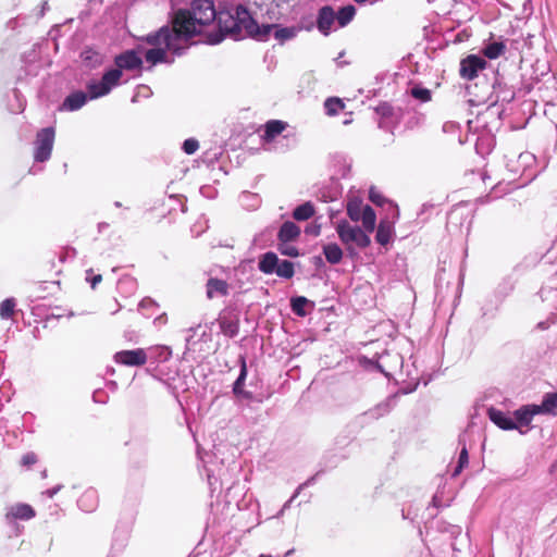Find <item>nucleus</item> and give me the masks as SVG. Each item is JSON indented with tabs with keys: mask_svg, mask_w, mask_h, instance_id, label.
<instances>
[{
	"mask_svg": "<svg viewBox=\"0 0 557 557\" xmlns=\"http://www.w3.org/2000/svg\"><path fill=\"white\" fill-rule=\"evenodd\" d=\"M216 16L213 2L210 0H195L189 10L177 11L172 28L164 26L147 35V42L151 48L146 50V61L151 65L172 62L169 52L181 55L187 48V41L202 34Z\"/></svg>",
	"mask_w": 557,
	"mask_h": 557,
	"instance_id": "obj_1",
	"label": "nucleus"
},
{
	"mask_svg": "<svg viewBox=\"0 0 557 557\" xmlns=\"http://www.w3.org/2000/svg\"><path fill=\"white\" fill-rule=\"evenodd\" d=\"M151 45L147 42V36L143 44H140L137 50H128L115 58L116 69L108 71L102 79L91 81L87 84V90L90 94V98H99L108 95L114 86L119 84L122 76V70H136L143 64L140 53L146 55V50L150 49Z\"/></svg>",
	"mask_w": 557,
	"mask_h": 557,
	"instance_id": "obj_2",
	"label": "nucleus"
},
{
	"mask_svg": "<svg viewBox=\"0 0 557 557\" xmlns=\"http://www.w3.org/2000/svg\"><path fill=\"white\" fill-rule=\"evenodd\" d=\"M232 18L234 20L235 27L244 29L248 35L259 40H265L273 36L278 42L283 44L295 38L301 29L298 26L280 27L276 25H262L260 27L243 5H238L235 9V15H232Z\"/></svg>",
	"mask_w": 557,
	"mask_h": 557,
	"instance_id": "obj_3",
	"label": "nucleus"
},
{
	"mask_svg": "<svg viewBox=\"0 0 557 557\" xmlns=\"http://www.w3.org/2000/svg\"><path fill=\"white\" fill-rule=\"evenodd\" d=\"M336 232L348 250L352 249L354 246L366 248L371 243L369 235L362 228L352 226L347 221H339L336 225Z\"/></svg>",
	"mask_w": 557,
	"mask_h": 557,
	"instance_id": "obj_4",
	"label": "nucleus"
},
{
	"mask_svg": "<svg viewBox=\"0 0 557 557\" xmlns=\"http://www.w3.org/2000/svg\"><path fill=\"white\" fill-rule=\"evenodd\" d=\"M537 414L557 416V393L546 394L541 405H524L515 411L513 418H533Z\"/></svg>",
	"mask_w": 557,
	"mask_h": 557,
	"instance_id": "obj_5",
	"label": "nucleus"
},
{
	"mask_svg": "<svg viewBox=\"0 0 557 557\" xmlns=\"http://www.w3.org/2000/svg\"><path fill=\"white\" fill-rule=\"evenodd\" d=\"M54 129L52 127L42 128L37 133L35 141L34 158L38 162L47 161L53 148Z\"/></svg>",
	"mask_w": 557,
	"mask_h": 557,
	"instance_id": "obj_6",
	"label": "nucleus"
},
{
	"mask_svg": "<svg viewBox=\"0 0 557 557\" xmlns=\"http://www.w3.org/2000/svg\"><path fill=\"white\" fill-rule=\"evenodd\" d=\"M113 359L116 363L126 367H140L148 360V354L144 348H136L131 350H121L115 352Z\"/></svg>",
	"mask_w": 557,
	"mask_h": 557,
	"instance_id": "obj_7",
	"label": "nucleus"
},
{
	"mask_svg": "<svg viewBox=\"0 0 557 557\" xmlns=\"http://www.w3.org/2000/svg\"><path fill=\"white\" fill-rule=\"evenodd\" d=\"M486 61L475 54L468 55L460 62V76L465 79H473L478 76V73L485 69Z\"/></svg>",
	"mask_w": 557,
	"mask_h": 557,
	"instance_id": "obj_8",
	"label": "nucleus"
},
{
	"mask_svg": "<svg viewBox=\"0 0 557 557\" xmlns=\"http://www.w3.org/2000/svg\"><path fill=\"white\" fill-rule=\"evenodd\" d=\"M474 424H469L468 429L460 434L459 436V445H461V450L458 458V463L453 472V476H457L461 473L465 467L469 463L468 448H467V436L472 431Z\"/></svg>",
	"mask_w": 557,
	"mask_h": 557,
	"instance_id": "obj_9",
	"label": "nucleus"
},
{
	"mask_svg": "<svg viewBox=\"0 0 557 557\" xmlns=\"http://www.w3.org/2000/svg\"><path fill=\"white\" fill-rule=\"evenodd\" d=\"M35 516L34 509L27 504H17L12 506L5 515L9 523H14L15 519L28 520Z\"/></svg>",
	"mask_w": 557,
	"mask_h": 557,
	"instance_id": "obj_10",
	"label": "nucleus"
},
{
	"mask_svg": "<svg viewBox=\"0 0 557 557\" xmlns=\"http://www.w3.org/2000/svg\"><path fill=\"white\" fill-rule=\"evenodd\" d=\"M336 21V15L334 10L331 7H323L318 16V28L323 35H329L331 32V27Z\"/></svg>",
	"mask_w": 557,
	"mask_h": 557,
	"instance_id": "obj_11",
	"label": "nucleus"
},
{
	"mask_svg": "<svg viewBox=\"0 0 557 557\" xmlns=\"http://www.w3.org/2000/svg\"><path fill=\"white\" fill-rule=\"evenodd\" d=\"M502 430H518L521 434L528 433L531 429V420H492Z\"/></svg>",
	"mask_w": 557,
	"mask_h": 557,
	"instance_id": "obj_12",
	"label": "nucleus"
},
{
	"mask_svg": "<svg viewBox=\"0 0 557 557\" xmlns=\"http://www.w3.org/2000/svg\"><path fill=\"white\" fill-rule=\"evenodd\" d=\"M90 98V94L88 96L83 91L73 92L67 96L62 104V108L67 111H75L81 109Z\"/></svg>",
	"mask_w": 557,
	"mask_h": 557,
	"instance_id": "obj_13",
	"label": "nucleus"
},
{
	"mask_svg": "<svg viewBox=\"0 0 557 557\" xmlns=\"http://www.w3.org/2000/svg\"><path fill=\"white\" fill-rule=\"evenodd\" d=\"M473 410L474 412L471 414V418H480L484 416H487V418L491 419L506 418L504 412L493 406L485 405L484 403H475Z\"/></svg>",
	"mask_w": 557,
	"mask_h": 557,
	"instance_id": "obj_14",
	"label": "nucleus"
},
{
	"mask_svg": "<svg viewBox=\"0 0 557 557\" xmlns=\"http://www.w3.org/2000/svg\"><path fill=\"white\" fill-rule=\"evenodd\" d=\"M287 127V123L280 120H271L264 125V134L262 138L265 141H272Z\"/></svg>",
	"mask_w": 557,
	"mask_h": 557,
	"instance_id": "obj_15",
	"label": "nucleus"
},
{
	"mask_svg": "<svg viewBox=\"0 0 557 557\" xmlns=\"http://www.w3.org/2000/svg\"><path fill=\"white\" fill-rule=\"evenodd\" d=\"M228 285L223 280L210 278L207 283V297L212 299L227 294Z\"/></svg>",
	"mask_w": 557,
	"mask_h": 557,
	"instance_id": "obj_16",
	"label": "nucleus"
},
{
	"mask_svg": "<svg viewBox=\"0 0 557 557\" xmlns=\"http://www.w3.org/2000/svg\"><path fill=\"white\" fill-rule=\"evenodd\" d=\"M300 234V228L294 222L287 221L283 223L278 232V239L282 243L295 240Z\"/></svg>",
	"mask_w": 557,
	"mask_h": 557,
	"instance_id": "obj_17",
	"label": "nucleus"
},
{
	"mask_svg": "<svg viewBox=\"0 0 557 557\" xmlns=\"http://www.w3.org/2000/svg\"><path fill=\"white\" fill-rule=\"evenodd\" d=\"M146 352L148 354V359H153L157 362L168 361L172 356L171 348L163 345L149 347L146 349Z\"/></svg>",
	"mask_w": 557,
	"mask_h": 557,
	"instance_id": "obj_18",
	"label": "nucleus"
},
{
	"mask_svg": "<svg viewBox=\"0 0 557 557\" xmlns=\"http://www.w3.org/2000/svg\"><path fill=\"white\" fill-rule=\"evenodd\" d=\"M393 233V223L387 220H382L379 224L375 238L379 244L386 245L392 239Z\"/></svg>",
	"mask_w": 557,
	"mask_h": 557,
	"instance_id": "obj_19",
	"label": "nucleus"
},
{
	"mask_svg": "<svg viewBox=\"0 0 557 557\" xmlns=\"http://www.w3.org/2000/svg\"><path fill=\"white\" fill-rule=\"evenodd\" d=\"M278 264V258L274 252L264 253L259 261V269L265 274H272L275 272Z\"/></svg>",
	"mask_w": 557,
	"mask_h": 557,
	"instance_id": "obj_20",
	"label": "nucleus"
},
{
	"mask_svg": "<svg viewBox=\"0 0 557 557\" xmlns=\"http://www.w3.org/2000/svg\"><path fill=\"white\" fill-rule=\"evenodd\" d=\"M336 21L341 27L348 25L356 15V8L352 4L345 5L338 10Z\"/></svg>",
	"mask_w": 557,
	"mask_h": 557,
	"instance_id": "obj_21",
	"label": "nucleus"
},
{
	"mask_svg": "<svg viewBox=\"0 0 557 557\" xmlns=\"http://www.w3.org/2000/svg\"><path fill=\"white\" fill-rule=\"evenodd\" d=\"M360 221L362 222L363 231L366 233H372L374 231L376 214L370 206H366V210L362 212Z\"/></svg>",
	"mask_w": 557,
	"mask_h": 557,
	"instance_id": "obj_22",
	"label": "nucleus"
},
{
	"mask_svg": "<svg viewBox=\"0 0 557 557\" xmlns=\"http://www.w3.org/2000/svg\"><path fill=\"white\" fill-rule=\"evenodd\" d=\"M366 206L359 199H351L347 203V214L354 222H359Z\"/></svg>",
	"mask_w": 557,
	"mask_h": 557,
	"instance_id": "obj_23",
	"label": "nucleus"
},
{
	"mask_svg": "<svg viewBox=\"0 0 557 557\" xmlns=\"http://www.w3.org/2000/svg\"><path fill=\"white\" fill-rule=\"evenodd\" d=\"M325 259L332 263H338L343 258V251L337 244H327L323 247Z\"/></svg>",
	"mask_w": 557,
	"mask_h": 557,
	"instance_id": "obj_24",
	"label": "nucleus"
},
{
	"mask_svg": "<svg viewBox=\"0 0 557 557\" xmlns=\"http://www.w3.org/2000/svg\"><path fill=\"white\" fill-rule=\"evenodd\" d=\"M505 49H506V46L504 45V42L493 41V42H488L484 47L483 54L486 58L494 60V59H497L498 57H500L505 52Z\"/></svg>",
	"mask_w": 557,
	"mask_h": 557,
	"instance_id": "obj_25",
	"label": "nucleus"
},
{
	"mask_svg": "<svg viewBox=\"0 0 557 557\" xmlns=\"http://www.w3.org/2000/svg\"><path fill=\"white\" fill-rule=\"evenodd\" d=\"M313 214L314 208L311 202H305L298 206L293 212V216L297 221H306L310 219Z\"/></svg>",
	"mask_w": 557,
	"mask_h": 557,
	"instance_id": "obj_26",
	"label": "nucleus"
},
{
	"mask_svg": "<svg viewBox=\"0 0 557 557\" xmlns=\"http://www.w3.org/2000/svg\"><path fill=\"white\" fill-rule=\"evenodd\" d=\"M369 198H370V200H371L373 203H375V205H377V206H383V203L388 202V205H389V206L393 208V210H394V215H393V216H394L395 219H397V218H398V214H399V213H398V208H397V206H394L392 202L386 201V200L384 199V197L380 194V191H379V190H376L374 187H371V188H370V190H369Z\"/></svg>",
	"mask_w": 557,
	"mask_h": 557,
	"instance_id": "obj_27",
	"label": "nucleus"
},
{
	"mask_svg": "<svg viewBox=\"0 0 557 557\" xmlns=\"http://www.w3.org/2000/svg\"><path fill=\"white\" fill-rule=\"evenodd\" d=\"M344 103L339 98H327L324 102L325 112L327 115H336L344 109Z\"/></svg>",
	"mask_w": 557,
	"mask_h": 557,
	"instance_id": "obj_28",
	"label": "nucleus"
},
{
	"mask_svg": "<svg viewBox=\"0 0 557 557\" xmlns=\"http://www.w3.org/2000/svg\"><path fill=\"white\" fill-rule=\"evenodd\" d=\"M275 273L280 277L290 278L294 275V264L290 261L283 260L278 262Z\"/></svg>",
	"mask_w": 557,
	"mask_h": 557,
	"instance_id": "obj_29",
	"label": "nucleus"
},
{
	"mask_svg": "<svg viewBox=\"0 0 557 557\" xmlns=\"http://www.w3.org/2000/svg\"><path fill=\"white\" fill-rule=\"evenodd\" d=\"M15 300L13 298H8L0 304V318L9 319L12 317L15 308Z\"/></svg>",
	"mask_w": 557,
	"mask_h": 557,
	"instance_id": "obj_30",
	"label": "nucleus"
},
{
	"mask_svg": "<svg viewBox=\"0 0 557 557\" xmlns=\"http://www.w3.org/2000/svg\"><path fill=\"white\" fill-rule=\"evenodd\" d=\"M246 375H247L246 362L244 359H242L240 373H239V376L237 377V380L235 381L234 387H233V391L236 395H244L243 385H244Z\"/></svg>",
	"mask_w": 557,
	"mask_h": 557,
	"instance_id": "obj_31",
	"label": "nucleus"
},
{
	"mask_svg": "<svg viewBox=\"0 0 557 557\" xmlns=\"http://www.w3.org/2000/svg\"><path fill=\"white\" fill-rule=\"evenodd\" d=\"M308 302H309L308 299L305 297H301V296L295 297L292 299V302H290L292 310L297 315L304 317V315H306L305 307L307 306Z\"/></svg>",
	"mask_w": 557,
	"mask_h": 557,
	"instance_id": "obj_32",
	"label": "nucleus"
},
{
	"mask_svg": "<svg viewBox=\"0 0 557 557\" xmlns=\"http://www.w3.org/2000/svg\"><path fill=\"white\" fill-rule=\"evenodd\" d=\"M198 148H199V143H198V140H196L194 138H188L183 144V150L187 154L195 153L198 150Z\"/></svg>",
	"mask_w": 557,
	"mask_h": 557,
	"instance_id": "obj_33",
	"label": "nucleus"
},
{
	"mask_svg": "<svg viewBox=\"0 0 557 557\" xmlns=\"http://www.w3.org/2000/svg\"><path fill=\"white\" fill-rule=\"evenodd\" d=\"M280 251L282 255L288 256V257H297L298 250L296 247L289 245L288 243H282L280 245Z\"/></svg>",
	"mask_w": 557,
	"mask_h": 557,
	"instance_id": "obj_34",
	"label": "nucleus"
},
{
	"mask_svg": "<svg viewBox=\"0 0 557 557\" xmlns=\"http://www.w3.org/2000/svg\"><path fill=\"white\" fill-rule=\"evenodd\" d=\"M412 96L422 101H428L431 98L430 91L428 89H412Z\"/></svg>",
	"mask_w": 557,
	"mask_h": 557,
	"instance_id": "obj_35",
	"label": "nucleus"
},
{
	"mask_svg": "<svg viewBox=\"0 0 557 557\" xmlns=\"http://www.w3.org/2000/svg\"><path fill=\"white\" fill-rule=\"evenodd\" d=\"M21 462L23 466L30 467L37 462V456L34 453H27L22 457Z\"/></svg>",
	"mask_w": 557,
	"mask_h": 557,
	"instance_id": "obj_36",
	"label": "nucleus"
},
{
	"mask_svg": "<svg viewBox=\"0 0 557 557\" xmlns=\"http://www.w3.org/2000/svg\"><path fill=\"white\" fill-rule=\"evenodd\" d=\"M89 499H95V493L94 492H87L83 495V497L79 499V506L84 509H87L85 506V503ZM91 509V506L88 508Z\"/></svg>",
	"mask_w": 557,
	"mask_h": 557,
	"instance_id": "obj_37",
	"label": "nucleus"
},
{
	"mask_svg": "<svg viewBox=\"0 0 557 557\" xmlns=\"http://www.w3.org/2000/svg\"><path fill=\"white\" fill-rule=\"evenodd\" d=\"M222 39H223V36H222V35L209 36V38H208V42H209V44L214 45V44H219V42H221V41H222Z\"/></svg>",
	"mask_w": 557,
	"mask_h": 557,
	"instance_id": "obj_38",
	"label": "nucleus"
},
{
	"mask_svg": "<svg viewBox=\"0 0 557 557\" xmlns=\"http://www.w3.org/2000/svg\"><path fill=\"white\" fill-rule=\"evenodd\" d=\"M61 490V485L57 486V487H53L51 490H47L45 492V494L49 497V498H52L59 491Z\"/></svg>",
	"mask_w": 557,
	"mask_h": 557,
	"instance_id": "obj_39",
	"label": "nucleus"
},
{
	"mask_svg": "<svg viewBox=\"0 0 557 557\" xmlns=\"http://www.w3.org/2000/svg\"><path fill=\"white\" fill-rule=\"evenodd\" d=\"M101 280H102V277H101V275H100V274H98V275L94 276V277H92V280H91V282H90L91 287H92V288H95V287H96V285H97L98 283H100V282H101Z\"/></svg>",
	"mask_w": 557,
	"mask_h": 557,
	"instance_id": "obj_40",
	"label": "nucleus"
},
{
	"mask_svg": "<svg viewBox=\"0 0 557 557\" xmlns=\"http://www.w3.org/2000/svg\"><path fill=\"white\" fill-rule=\"evenodd\" d=\"M548 326H549V324L547 322H540L537 324V329H540V330H546V329H548Z\"/></svg>",
	"mask_w": 557,
	"mask_h": 557,
	"instance_id": "obj_41",
	"label": "nucleus"
},
{
	"mask_svg": "<svg viewBox=\"0 0 557 557\" xmlns=\"http://www.w3.org/2000/svg\"><path fill=\"white\" fill-rule=\"evenodd\" d=\"M294 553V549H289L287 550V553L285 554V557H288L289 555H292Z\"/></svg>",
	"mask_w": 557,
	"mask_h": 557,
	"instance_id": "obj_42",
	"label": "nucleus"
},
{
	"mask_svg": "<svg viewBox=\"0 0 557 557\" xmlns=\"http://www.w3.org/2000/svg\"><path fill=\"white\" fill-rule=\"evenodd\" d=\"M312 232H314V234L318 235L319 234V228H317V230L312 228Z\"/></svg>",
	"mask_w": 557,
	"mask_h": 557,
	"instance_id": "obj_43",
	"label": "nucleus"
},
{
	"mask_svg": "<svg viewBox=\"0 0 557 557\" xmlns=\"http://www.w3.org/2000/svg\"><path fill=\"white\" fill-rule=\"evenodd\" d=\"M312 232H314V234L318 235L319 234V228H317V230L312 228Z\"/></svg>",
	"mask_w": 557,
	"mask_h": 557,
	"instance_id": "obj_44",
	"label": "nucleus"
},
{
	"mask_svg": "<svg viewBox=\"0 0 557 557\" xmlns=\"http://www.w3.org/2000/svg\"><path fill=\"white\" fill-rule=\"evenodd\" d=\"M275 1H276V7H278V8H280V7H281V2H280V0H275Z\"/></svg>",
	"mask_w": 557,
	"mask_h": 557,
	"instance_id": "obj_45",
	"label": "nucleus"
},
{
	"mask_svg": "<svg viewBox=\"0 0 557 557\" xmlns=\"http://www.w3.org/2000/svg\"><path fill=\"white\" fill-rule=\"evenodd\" d=\"M377 367H379V368H381V369H382V371H385V370H384V367H385V366H383V364H379Z\"/></svg>",
	"mask_w": 557,
	"mask_h": 557,
	"instance_id": "obj_46",
	"label": "nucleus"
},
{
	"mask_svg": "<svg viewBox=\"0 0 557 557\" xmlns=\"http://www.w3.org/2000/svg\"><path fill=\"white\" fill-rule=\"evenodd\" d=\"M260 557H272L271 555H261Z\"/></svg>",
	"mask_w": 557,
	"mask_h": 557,
	"instance_id": "obj_47",
	"label": "nucleus"
}]
</instances>
